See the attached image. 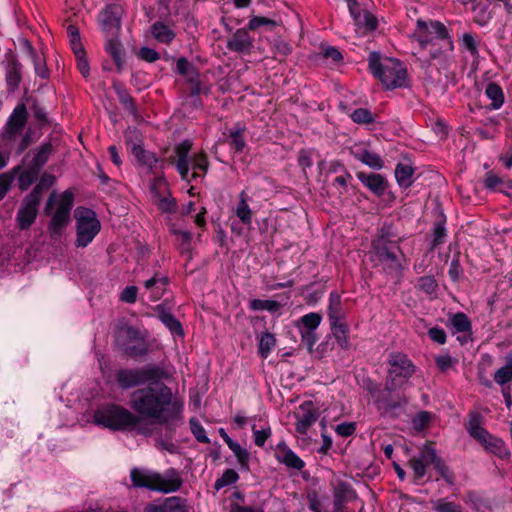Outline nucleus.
Instances as JSON below:
<instances>
[{
  "label": "nucleus",
  "mask_w": 512,
  "mask_h": 512,
  "mask_svg": "<svg viewBox=\"0 0 512 512\" xmlns=\"http://www.w3.org/2000/svg\"><path fill=\"white\" fill-rule=\"evenodd\" d=\"M439 457L436 449L432 446V443H427L421 449L419 456L417 457L426 467L433 465L436 459Z\"/></svg>",
  "instance_id": "obj_56"
},
{
  "label": "nucleus",
  "mask_w": 512,
  "mask_h": 512,
  "mask_svg": "<svg viewBox=\"0 0 512 512\" xmlns=\"http://www.w3.org/2000/svg\"><path fill=\"white\" fill-rule=\"evenodd\" d=\"M322 321V316L316 312H310L303 315L298 321L296 326L299 331L317 330Z\"/></svg>",
  "instance_id": "obj_43"
},
{
  "label": "nucleus",
  "mask_w": 512,
  "mask_h": 512,
  "mask_svg": "<svg viewBox=\"0 0 512 512\" xmlns=\"http://www.w3.org/2000/svg\"><path fill=\"white\" fill-rule=\"evenodd\" d=\"M192 149V141L185 139L174 147L175 154L178 159L177 162H190L189 154Z\"/></svg>",
  "instance_id": "obj_60"
},
{
  "label": "nucleus",
  "mask_w": 512,
  "mask_h": 512,
  "mask_svg": "<svg viewBox=\"0 0 512 512\" xmlns=\"http://www.w3.org/2000/svg\"><path fill=\"white\" fill-rule=\"evenodd\" d=\"M21 170V165H16L10 171L0 174V201L4 199L16 175Z\"/></svg>",
  "instance_id": "obj_46"
},
{
  "label": "nucleus",
  "mask_w": 512,
  "mask_h": 512,
  "mask_svg": "<svg viewBox=\"0 0 512 512\" xmlns=\"http://www.w3.org/2000/svg\"><path fill=\"white\" fill-rule=\"evenodd\" d=\"M486 96L492 100L491 109H499L504 103V94L501 86L495 82H490L486 86Z\"/></svg>",
  "instance_id": "obj_44"
},
{
  "label": "nucleus",
  "mask_w": 512,
  "mask_h": 512,
  "mask_svg": "<svg viewBox=\"0 0 512 512\" xmlns=\"http://www.w3.org/2000/svg\"><path fill=\"white\" fill-rule=\"evenodd\" d=\"M170 374L161 366L147 364L139 368H121L114 374L117 385L128 390L151 382L169 379Z\"/></svg>",
  "instance_id": "obj_6"
},
{
  "label": "nucleus",
  "mask_w": 512,
  "mask_h": 512,
  "mask_svg": "<svg viewBox=\"0 0 512 512\" xmlns=\"http://www.w3.org/2000/svg\"><path fill=\"white\" fill-rule=\"evenodd\" d=\"M249 308L253 311L268 310L274 313L281 308V304L275 300L253 299L249 302Z\"/></svg>",
  "instance_id": "obj_51"
},
{
  "label": "nucleus",
  "mask_w": 512,
  "mask_h": 512,
  "mask_svg": "<svg viewBox=\"0 0 512 512\" xmlns=\"http://www.w3.org/2000/svg\"><path fill=\"white\" fill-rule=\"evenodd\" d=\"M246 130L247 128L245 124L241 122H237L234 127L229 130L228 144L230 148L237 154L242 153L246 147V140L244 137Z\"/></svg>",
  "instance_id": "obj_30"
},
{
  "label": "nucleus",
  "mask_w": 512,
  "mask_h": 512,
  "mask_svg": "<svg viewBox=\"0 0 512 512\" xmlns=\"http://www.w3.org/2000/svg\"><path fill=\"white\" fill-rule=\"evenodd\" d=\"M53 146L51 142H45L40 145V147L36 150L33 158L28 162L31 166L42 171L44 166L49 160L50 155L52 154Z\"/></svg>",
  "instance_id": "obj_38"
},
{
  "label": "nucleus",
  "mask_w": 512,
  "mask_h": 512,
  "mask_svg": "<svg viewBox=\"0 0 512 512\" xmlns=\"http://www.w3.org/2000/svg\"><path fill=\"white\" fill-rule=\"evenodd\" d=\"M174 73L185 78L186 82L191 85L188 98L200 96L202 92L200 72L196 66L186 57L182 56L177 59Z\"/></svg>",
  "instance_id": "obj_16"
},
{
  "label": "nucleus",
  "mask_w": 512,
  "mask_h": 512,
  "mask_svg": "<svg viewBox=\"0 0 512 512\" xmlns=\"http://www.w3.org/2000/svg\"><path fill=\"white\" fill-rule=\"evenodd\" d=\"M494 381L502 386H509L512 382V352L506 356V363L494 373Z\"/></svg>",
  "instance_id": "obj_40"
},
{
  "label": "nucleus",
  "mask_w": 512,
  "mask_h": 512,
  "mask_svg": "<svg viewBox=\"0 0 512 512\" xmlns=\"http://www.w3.org/2000/svg\"><path fill=\"white\" fill-rule=\"evenodd\" d=\"M94 423L112 431H125L140 424V418L125 407L110 403L98 407L93 415Z\"/></svg>",
  "instance_id": "obj_5"
},
{
  "label": "nucleus",
  "mask_w": 512,
  "mask_h": 512,
  "mask_svg": "<svg viewBox=\"0 0 512 512\" xmlns=\"http://www.w3.org/2000/svg\"><path fill=\"white\" fill-rule=\"evenodd\" d=\"M124 139L127 148L135 157L137 164L139 166L143 167L146 164L151 163V159L155 153L144 149L143 138L139 130H137L136 128H128L124 132Z\"/></svg>",
  "instance_id": "obj_15"
},
{
  "label": "nucleus",
  "mask_w": 512,
  "mask_h": 512,
  "mask_svg": "<svg viewBox=\"0 0 512 512\" xmlns=\"http://www.w3.org/2000/svg\"><path fill=\"white\" fill-rule=\"evenodd\" d=\"M357 498V493L350 483L339 480L333 488V511L345 512V504Z\"/></svg>",
  "instance_id": "obj_20"
},
{
  "label": "nucleus",
  "mask_w": 512,
  "mask_h": 512,
  "mask_svg": "<svg viewBox=\"0 0 512 512\" xmlns=\"http://www.w3.org/2000/svg\"><path fill=\"white\" fill-rule=\"evenodd\" d=\"M74 205V192L71 189L65 190L60 195L58 206L48 224V231L52 238L61 237L71 221V210Z\"/></svg>",
  "instance_id": "obj_12"
},
{
  "label": "nucleus",
  "mask_w": 512,
  "mask_h": 512,
  "mask_svg": "<svg viewBox=\"0 0 512 512\" xmlns=\"http://www.w3.org/2000/svg\"><path fill=\"white\" fill-rule=\"evenodd\" d=\"M26 101L30 104L33 117L36 119L39 128L49 125L50 120L47 116L46 110L39 104L37 98L30 96L26 98Z\"/></svg>",
  "instance_id": "obj_42"
},
{
  "label": "nucleus",
  "mask_w": 512,
  "mask_h": 512,
  "mask_svg": "<svg viewBox=\"0 0 512 512\" xmlns=\"http://www.w3.org/2000/svg\"><path fill=\"white\" fill-rule=\"evenodd\" d=\"M351 119L357 124H372L375 119L370 110L366 108H357L351 114Z\"/></svg>",
  "instance_id": "obj_59"
},
{
  "label": "nucleus",
  "mask_w": 512,
  "mask_h": 512,
  "mask_svg": "<svg viewBox=\"0 0 512 512\" xmlns=\"http://www.w3.org/2000/svg\"><path fill=\"white\" fill-rule=\"evenodd\" d=\"M275 458L279 463L290 469L301 471L305 467V462L283 441L278 444V452L275 453Z\"/></svg>",
  "instance_id": "obj_24"
},
{
  "label": "nucleus",
  "mask_w": 512,
  "mask_h": 512,
  "mask_svg": "<svg viewBox=\"0 0 512 512\" xmlns=\"http://www.w3.org/2000/svg\"><path fill=\"white\" fill-rule=\"evenodd\" d=\"M248 199L247 193L243 190L239 194V202L235 214L240 219L241 223L250 226L252 224V211L248 205Z\"/></svg>",
  "instance_id": "obj_39"
},
{
  "label": "nucleus",
  "mask_w": 512,
  "mask_h": 512,
  "mask_svg": "<svg viewBox=\"0 0 512 512\" xmlns=\"http://www.w3.org/2000/svg\"><path fill=\"white\" fill-rule=\"evenodd\" d=\"M447 327L455 333H472V322L464 312H457L449 315Z\"/></svg>",
  "instance_id": "obj_34"
},
{
  "label": "nucleus",
  "mask_w": 512,
  "mask_h": 512,
  "mask_svg": "<svg viewBox=\"0 0 512 512\" xmlns=\"http://www.w3.org/2000/svg\"><path fill=\"white\" fill-rule=\"evenodd\" d=\"M351 154L356 160L367 165L371 169L381 170L384 167V161L381 156L366 148L359 147L357 149H352Z\"/></svg>",
  "instance_id": "obj_28"
},
{
  "label": "nucleus",
  "mask_w": 512,
  "mask_h": 512,
  "mask_svg": "<svg viewBox=\"0 0 512 512\" xmlns=\"http://www.w3.org/2000/svg\"><path fill=\"white\" fill-rule=\"evenodd\" d=\"M276 344V338L274 334L266 331L261 334L259 344H258V352L263 359H266L271 353L273 347Z\"/></svg>",
  "instance_id": "obj_49"
},
{
  "label": "nucleus",
  "mask_w": 512,
  "mask_h": 512,
  "mask_svg": "<svg viewBox=\"0 0 512 512\" xmlns=\"http://www.w3.org/2000/svg\"><path fill=\"white\" fill-rule=\"evenodd\" d=\"M446 225V215L443 211L439 212L438 219L434 223V227L432 229V240L430 242L429 250L433 251L440 245L444 244L447 237V229Z\"/></svg>",
  "instance_id": "obj_33"
},
{
  "label": "nucleus",
  "mask_w": 512,
  "mask_h": 512,
  "mask_svg": "<svg viewBox=\"0 0 512 512\" xmlns=\"http://www.w3.org/2000/svg\"><path fill=\"white\" fill-rule=\"evenodd\" d=\"M277 22L264 16H254L248 22L247 28L237 29L228 39L226 47L232 52L238 54L250 55L254 49V39L249 35V30L255 31L260 27H265L268 31H273Z\"/></svg>",
  "instance_id": "obj_8"
},
{
  "label": "nucleus",
  "mask_w": 512,
  "mask_h": 512,
  "mask_svg": "<svg viewBox=\"0 0 512 512\" xmlns=\"http://www.w3.org/2000/svg\"><path fill=\"white\" fill-rule=\"evenodd\" d=\"M74 216L76 219L75 245L77 247H86L99 233L101 223L97 219L95 211L87 207H77Z\"/></svg>",
  "instance_id": "obj_11"
},
{
  "label": "nucleus",
  "mask_w": 512,
  "mask_h": 512,
  "mask_svg": "<svg viewBox=\"0 0 512 512\" xmlns=\"http://www.w3.org/2000/svg\"><path fill=\"white\" fill-rule=\"evenodd\" d=\"M118 37L119 36L106 37L107 41L104 49L105 52L111 56L114 64L116 65L117 72L121 73L125 64V51Z\"/></svg>",
  "instance_id": "obj_27"
},
{
  "label": "nucleus",
  "mask_w": 512,
  "mask_h": 512,
  "mask_svg": "<svg viewBox=\"0 0 512 512\" xmlns=\"http://www.w3.org/2000/svg\"><path fill=\"white\" fill-rule=\"evenodd\" d=\"M151 34L159 42L169 45L176 37V33L162 21H156L151 25Z\"/></svg>",
  "instance_id": "obj_36"
},
{
  "label": "nucleus",
  "mask_w": 512,
  "mask_h": 512,
  "mask_svg": "<svg viewBox=\"0 0 512 512\" xmlns=\"http://www.w3.org/2000/svg\"><path fill=\"white\" fill-rule=\"evenodd\" d=\"M30 157V153H27L21 161V170L16 175L18 176V188L21 191H26L29 187L37 181L41 171L34 168L30 164L27 163L28 158Z\"/></svg>",
  "instance_id": "obj_25"
},
{
  "label": "nucleus",
  "mask_w": 512,
  "mask_h": 512,
  "mask_svg": "<svg viewBox=\"0 0 512 512\" xmlns=\"http://www.w3.org/2000/svg\"><path fill=\"white\" fill-rule=\"evenodd\" d=\"M239 475L234 469H226L222 476L214 483V488L219 491L225 486L234 484L238 481Z\"/></svg>",
  "instance_id": "obj_58"
},
{
  "label": "nucleus",
  "mask_w": 512,
  "mask_h": 512,
  "mask_svg": "<svg viewBox=\"0 0 512 512\" xmlns=\"http://www.w3.org/2000/svg\"><path fill=\"white\" fill-rule=\"evenodd\" d=\"M28 112L24 103L18 104L13 113L9 117L3 137L6 140H13L18 134L21 133L26 125Z\"/></svg>",
  "instance_id": "obj_19"
},
{
  "label": "nucleus",
  "mask_w": 512,
  "mask_h": 512,
  "mask_svg": "<svg viewBox=\"0 0 512 512\" xmlns=\"http://www.w3.org/2000/svg\"><path fill=\"white\" fill-rule=\"evenodd\" d=\"M123 8L118 4H108L99 14V23L106 37L119 36Z\"/></svg>",
  "instance_id": "obj_14"
},
{
  "label": "nucleus",
  "mask_w": 512,
  "mask_h": 512,
  "mask_svg": "<svg viewBox=\"0 0 512 512\" xmlns=\"http://www.w3.org/2000/svg\"><path fill=\"white\" fill-rule=\"evenodd\" d=\"M315 153V149H300L298 152V165L305 172L306 169L311 168L313 165L312 156Z\"/></svg>",
  "instance_id": "obj_62"
},
{
  "label": "nucleus",
  "mask_w": 512,
  "mask_h": 512,
  "mask_svg": "<svg viewBox=\"0 0 512 512\" xmlns=\"http://www.w3.org/2000/svg\"><path fill=\"white\" fill-rule=\"evenodd\" d=\"M143 512H190L187 499L172 496L164 499L162 503H148Z\"/></svg>",
  "instance_id": "obj_21"
},
{
  "label": "nucleus",
  "mask_w": 512,
  "mask_h": 512,
  "mask_svg": "<svg viewBox=\"0 0 512 512\" xmlns=\"http://www.w3.org/2000/svg\"><path fill=\"white\" fill-rule=\"evenodd\" d=\"M368 67L386 90L408 86L407 69L398 59L386 57L382 60L380 52L372 51L368 57Z\"/></svg>",
  "instance_id": "obj_2"
},
{
  "label": "nucleus",
  "mask_w": 512,
  "mask_h": 512,
  "mask_svg": "<svg viewBox=\"0 0 512 512\" xmlns=\"http://www.w3.org/2000/svg\"><path fill=\"white\" fill-rule=\"evenodd\" d=\"M356 176L358 180L377 197H382L389 186L387 179L378 173L359 171Z\"/></svg>",
  "instance_id": "obj_23"
},
{
  "label": "nucleus",
  "mask_w": 512,
  "mask_h": 512,
  "mask_svg": "<svg viewBox=\"0 0 512 512\" xmlns=\"http://www.w3.org/2000/svg\"><path fill=\"white\" fill-rule=\"evenodd\" d=\"M433 509L436 512H462V508L459 504L449 502L446 499L437 500Z\"/></svg>",
  "instance_id": "obj_64"
},
{
  "label": "nucleus",
  "mask_w": 512,
  "mask_h": 512,
  "mask_svg": "<svg viewBox=\"0 0 512 512\" xmlns=\"http://www.w3.org/2000/svg\"><path fill=\"white\" fill-rule=\"evenodd\" d=\"M433 468L448 485L453 486L455 484V473L449 468V466L440 456L433 464Z\"/></svg>",
  "instance_id": "obj_47"
},
{
  "label": "nucleus",
  "mask_w": 512,
  "mask_h": 512,
  "mask_svg": "<svg viewBox=\"0 0 512 512\" xmlns=\"http://www.w3.org/2000/svg\"><path fill=\"white\" fill-rule=\"evenodd\" d=\"M355 25L364 28L365 32H373L378 27V19L373 13L365 10L363 11L360 22H356Z\"/></svg>",
  "instance_id": "obj_57"
},
{
  "label": "nucleus",
  "mask_w": 512,
  "mask_h": 512,
  "mask_svg": "<svg viewBox=\"0 0 512 512\" xmlns=\"http://www.w3.org/2000/svg\"><path fill=\"white\" fill-rule=\"evenodd\" d=\"M193 239L192 232L188 230H183L179 236H177V244L176 247L181 255H187L188 260L192 259V247L191 242Z\"/></svg>",
  "instance_id": "obj_48"
},
{
  "label": "nucleus",
  "mask_w": 512,
  "mask_h": 512,
  "mask_svg": "<svg viewBox=\"0 0 512 512\" xmlns=\"http://www.w3.org/2000/svg\"><path fill=\"white\" fill-rule=\"evenodd\" d=\"M331 336L334 337L341 349L347 351L351 348L350 328L346 321L330 324Z\"/></svg>",
  "instance_id": "obj_31"
},
{
  "label": "nucleus",
  "mask_w": 512,
  "mask_h": 512,
  "mask_svg": "<svg viewBox=\"0 0 512 512\" xmlns=\"http://www.w3.org/2000/svg\"><path fill=\"white\" fill-rule=\"evenodd\" d=\"M296 418L295 430L300 435H306L311 426L320 417V411L313 401L306 400L299 405V411L294 413Z\"/></svg>",
  "instance_id": "obj_18"
},
{
  "label": "nucleus",
  "mask_w": 512,
  "mask_h": 512,
  "mask_svg": "<svg viewBox=\"0 0 512 512\" xmlns=\"http://www.w3.org/2000/svg\"><path fill=\"white\" fill-rule=\"evenodd\" d=\"M401 253L399 243H371L369 258L374 266H380L387 275H400L403 270L398 256Z\"/></svg>",
  "instance_id": "obj_10"
},
{
  "label": "nucleus",
  "mask_w": 512,
  "mask_h": 512,
  "mask_svg": "<svg viewBox=\"0 0 512 512\" xmlns=\"http://www.w3.org/2000/svg\"><path fill=\"white\" fill-rule=\"evenodd\" d=\"M274 57L279 61H283L292 53V46L284 39L278 38L273 43Z\"/></svg>",
  "instance_id": "obj_54"
},
{
  "label": "nucleus",
  "mask_w": 512,
  "mask_h": 512,
  "mask_svg": "<svg viewBox=\"0 0 512 512\" xmlns=\"http://www.w3.org/2000/svg\"><path fill=\"white\" fill-rule=\"evenodd\" d=\"M486 450L498 456L501 459H507L510 456L505 442L492 434L486 439V442L482 444Z\"/></svg>",
  "instance_id": "obj_37"
},
{
  "label": "nucleus",
  "mask_w": 512,
  "mask_h": 512,
  "mask_svg": "<svg viewBox=\"0 0 512 512\" xmlns=\"http://www.w3.org/2000/svg\"><path fill=\"white\" fill-rule=\"evenodd\" d=\"M40 203L41 200L30 194L23 198L16 215L17 227L20 230H28L34 224L39 213Z\"/></svg>",
  "instance_id": "obj_17"
},
{
  "label": "nucleus",
  "mask_w": 512,
  "mask_h": 512,
  "mask_svg": "<svg viewBox=\"0 0 512 512\" xmlns=\"http://www.w3.org/2000/svg\"><path fill=\"white\" fill-rule=\"evenodd\" d=\"M387 364L389 366L385 379L386 390L398 391L416 372V366L401 352H392L388 355Z\"/></svg>",
  "instance_id": "obj_9"
},
{
  "label": "nucleus",
  "mask_w": 512,
  "mask_h": 512,
  "mask_svg": "<svg viewBox=\"0 0 512 512\" xmlns=\"http://www.w3.org/2000/svg\"><path fill=\"white\" fill-rule=\"evenodd\" d=\"M130 479L135 488H146L161 493L176 492L183 484V479L174 468L168 469L163 476L157 472L135 467L130 471Z\"/></svg>",
  "instance_id": "obj_3"
},
{
  "label": "nucleus",
  "mask_w": 512,
  "mask_h": 512,
  "mask_svg": "<svg viewBox=\"0 0 512 512\" xmlns=\"http://www.w3.org/2000/svg\"><path fill=\"white\" fill-rule=\"evenodd\" d=\"M116 348L127 358L137 359L147 356L149 345L140 330L129 324L119 325L115 335Z\"/></svg>",
  "instance_id": "obj_7"
},
{
  "label": "nucleus",
  "mask_w": 512,
  "mask_h": 512,
  "mask_svg": "<svg viewBox=\"0 0 512 512\" xmlns=\"http://www.w3.org/2000/svg\"><path fill=\"white\" fill-rule=\"evenodd\" d=\"M120 104L128 111L134 118L139 117L138 108L134 98L130 95L126 87L118 80L113 82L112 85Z\"/></svg>",
  "instance_id": "obj_29"
},
{
  "label": "nucleus",
  "mask_w": 512,
  "mask_h": 512,
  "mask_svg": "<svg viewBox=\"0 0 512 512\" xmlns=\"http://www.w3.org/2000/svg\"><path fill=\"white\" fill-rule=\"evenodd\" d=\"M398 237V232L392 222L385 221L378 229L377 234L371 240V243H400L401 239L395 240Z\"/></svg>",
  "instance_id": "obj_35"
},
{
  "label": "nucleus",
  "mask_w": 512,
  "mask_h": 512,
  "mask_svg": "<svg viewBox=\"0 0 512 512\" xmlns=\"http://www.w3.org/2000/svg\"><path fill=\"white\" fill-rule=\"evenodd\" d=\"M415 37L422 49L427 48L429 45L434 46L435 41H442L439 48L430 51L432 59L438 58L443 52H450L454 50V42L447 27L438 20H431L426 22L418 19L416 22Z\"/></svg>",
  "instance_id": "obj_4"
},
{
  "label": "nucleus",
  "mask_w": 512,
  "mask_h": 512,
  "mask_svg": "<svg viewBox=\"0 0 512 512\" xmlns=\"http://www.w3.org/2000/svg\"><path fill=\"white\" fill-rule=\"evenodd\" d=\"M414 168L411 165L398 163L395 168V178L402 188H409L413 184Z\"/></svg>",
  "instance_id": "obj_41"
},
{
  "label": "nucleus",
  "mask_w": 512,
  "mask_h": 512,
  "mask_svg": "<svg viewBox=\"0 0 512 512\" xmlns=\"http://www.w3.org/2000/svg\"><path fill=\"white\" fill-rule=\"evenodd\" d=\"M159 320L175 336L184 337L185 332L181 322L163 304L155 307Z\"/></svg>",
  "instance_id": "obj_26"
},
{
  "label": "nucleus",
  "mask_w": 512,
  "mask_h": 512,
  "mask_svg": "<svg viewBox=\"0 0 512 512\" xmlns=\"http://www.w3.org/2000/svg\"><path fill=\"white\" fill-rule=\"evenodd\" d=\"M408 400L404 394L397 391L386 390V383L381 394L377 396L375 404L383 416L396 419L399 416L398 410L407 404Z\"/></svg>",
  "instance_id": "obj_13"
},
{
  "label": "nucleus",
  "mask_w": 512,
  "mask_h": 512,
  "mask_svg": "<svg viewBox=\"0 0 512 512\" xmlns=\"http://www.w3.org/2000/svg\"><path fill=\"white\" fill-rule=\"evenodd\" d=\"M55 181H56V177L53 174L44 172L40 176L38 183L28 194L41 200L43 191L51 188L54 185Z\"/></svg>",
  "instance_id": "obj_45"
},
{
  "label": "nucleus",
  "mask_w": 512,
  "mask_h": 512,
  "mask_svg": "<svg viewBox=\"0 0 512 512\" xmlns=\"http://www.w3.org/2000/svg\"><path fill=\"white\" fill-rule=\"evenodd\" d=\"M189 426H190L191 433L193 434V436L195 437V439L198 442L204 443V444L210 443V439L206 435V431H205L204 427L202 426V424L199 422V420L196 417L190 418Z\"/></svg>",
  "instance_id": "obj_53"
},
{
  "label": "nucleus",
  "mask_w": 512,
  "mask_h": 512,
  "mask_svg": "<svg viewBox=\"0 0 512 512\" xmlns=\"http://www.w3.org/2000/svg\"><path fill=\"white\" fill-rule=\"evenodd\" d=\"M192 168L196 172V170L202 171L205 175L209 168V161L207 154L204 151H201L195 154L192 158Z\"/></svg>",
  "instance_id": "obj_63"
},
{
  "label": "nucleus",
  "mask_w": 512,
  "mask_h": 512,
  "mask_svg": "<svg viewBox=\"0 0 512 512\" xmlns=\"http://www.w3.org/2000/svg\"><path fill=\"white\" fill-rule=\"evenodd\" d=\"M228 447L232 450V452L236 456L241 469L248 471L249 470V458H250V454H249L248 450L245 448H242L241 445L236 441L229 443Z\"/></svg>",
  "instance_id": "obj_50"
},
{
  "label": "nucleus",
  "mask_w": 512,
  "mask_h": 512,
  "mask_svg": "<svg viewBox=\"0 0 512 512\" xmlns=\"http://www.w3.org/2000/svg\"><path fill=\"white\" fill-rule=\"evenodd\" d=\"M463 500L466 503L471 504L472 508L476 511H479L482 507L488 506V501L475 490L466 491L465 495L463 496Z\"/></svg>",
  "instance_id": "obj_52"
},
{
  "label": "nucleus",
  "mask_w": 512,
  "mask_h": 512,
  "mask_svg": "<svg viewBox=\"0 0 512 512\" xmlns=\"http://www.w3.org/2000/svg\"><path fill=\"white\" fill-rule=\"evenodd\" d=\"M6 65V85L9 92H15L22 80V64L18 61L16 55L10 50L5 55Z\"/></svg>",
  "instance_id": "obj_22"
},
{
  "label": "nucleus",
  "mask_w": 512,
  "mask_h": 512,
  "mask_svg": "<svg viewBox=\"0 0 512 512\" xmlns=\"http://www.w3.org/2000/svg\"><path fill=\"white\" fill-rule=\"evenodd\" d=\"M418 285L419 289L428 295L434 294L438 288V283L432 275L421 276L418 279Z\"/></svg>",
  "instance_id": "obj_61"
},
{
  "label": "nucleus",
  "mask_w": 512,
  "mask_h": 512,
  "mask_svg": "<svg viewBox=\"0 0 512 512\" xmlns=\"http://www.w3.org/2000/svg\"><path fill=\"white\" fill-rule=\"evenodd\" d=\"M67 35L69 37V42H70V46H71L73 53L74 52L79 53L80 51L85 50L82 45V42H81L79 28L76 25H74V24L68 25Z\"/></svg>",
  "instance_id": "obj_55"
},
{
  "label": "nucleus",
  "mask_w": 512,
  "mask_h": 512,
  "mask_svg": "<svg viewBox=\"0 0 512 512\" xmlns=\"http://www.w3.org/2000/svg\"><path fill=\"white\" fill-rule=\"evenodd\" d=\"M327 310L328 320L330 324L345 321L341 295L338 292L332 291L330 293Z\"/></svg>",
  "instance_id": "obj_32"
},
{
  "label": "nucleus",
  "mask_w": 512,
  "mask_h": 512,
  "mask_svg": "<svg viewBox=\"0 0 512 512\" xmlns=\"http://www.w3.org/2000/svg\"><path fill=\"white\" fill-rule=\"evenodd\" d=\"M130 407L140 420L150 419L163 425L170 439L183 420L184 401L174 396L172 389L162 380L134 391Z\"/></svg>",
  "instance_id": "obj_1"
}]
</instances>
